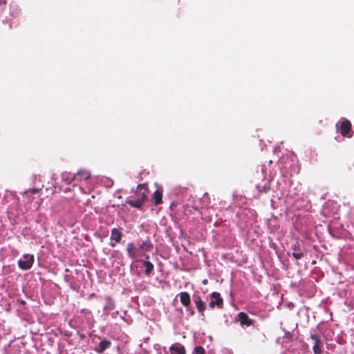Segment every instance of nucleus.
<instances>
[{
    "label": "nucleus",
    "mask_w": 354,
    "mask_h": 354,
    "mask_svg": "<svg viewBox=\"0 0 354 354\" xmlns=\"http://www.w3.org/2000/svg\"><path fill=\"white\" fill-rule=\"evenodd\" d=\"M310 337L313 341H315V344H319V342H321V338L319 335L315 333H313L311 331Z\"/></svg>",
    "instance_id": "obj_20"
},
{
    "label": "nucleus",
    "mask_w": 354,
    "mask_h": 354,
    "mask_svg": "<svg viewBox=\"0 0 354 354\" xmlns=\"http://www.w3.org/2000/svg\"><path fill=\"white\" fill-rule=\"evenodd\" d=\"M236 322H239L243 328L249 327L253 324L254 321L244 312H240L234 317Z\"/></svg>",
    "instance_id": "obj_3"
},
{
    "label": "nucleus",
    "mask_w": 354,
    "mask_h": 354,
    "mask_svg": "<svg viewBox=\"0 0 354 354\" xmlns=\"http://www.w3.org/2000/svg\"><path fill=\"white\" fill-rule=\"evenodd\" d=\"M111 344V343L109 340L103 339L99 343L98 346L96 348L95 351L99 353H102L106 349L109 348Z\"/></svg>",
    "instance_id": "obj_11"
},
{
    "label": "nucleus",
    "mask_w": 354,
    "mask_h": 354,
    "mask_svg": "<svg viewBox=\"0 0 354 354\" xmlns=\"http://www.w3.org/2000/svg\"><path fill=\"white\" fill-rule=\"evenodd\" d=\"M136 192L140 195V198L145 201L148 194V188L146 184H139L136 187Z\"/></svg>",
    "instance_id": "obj_9"
},
{
    "label": "nucleus",
    "mask_w": 354,
    "mask_h": 354,
    "mask_svg": "<svg viewBox=\"0 0 354 354\" xmlns=\"http://www.w3.org/2000/svg\"><path fill=\"white\" fill-rule=\"evenodd\" d=\"M6 1L5 0H0V6L1 5H5L6 4Z\"/></svg>",
    "instance_id": "obj_27"
},
{
    "label": "nucleus",
    "mask_w": 354,
    "mask_h": 354,
    "mask_svg": "<svg viewBox=\"0 0 354 354\" xmlns=\"http://www.w3.org/2000/svg\"><path fill=\"white\" fill-rule=\"evenodd\" d=\"M20 10L19 8V6L16 4H11L10 5V15L13 17H17L19 15Z\"/></svg>",
    "instance_id": "obj_18"
},
{
    "label": "nucleus",
    "mask_w": 354,
    "mask_h": 354,
    "mask_svg": "<svg viewBox=\"0 0 354 354\" xmlns=\"http://www.w3.org/2000/svg\"><path fill=\"white\" fill-rule=\"evenodd\" d=\"M184 209L185 211H188L189 212H193L194 211L198 210V207L196 205H193L192 207L189 206V204L184 205Z\"/></svg>",
    "instance_id": "obj_21"
},
{
    "label": "nucleus",
    "mask_w": 354,
    "mask_h": 354,
    "mask_svg": "<svg viewBox=\"0 0 354 354\" xmlns=\"http://www.w3.org/2000/svg\"><path fill=\"white\" fill-rule=\"evenodd\" d=\"M178 295L180 297L181 304L185 307H188L191 302L190 296L189 293L187 292H181L180 293H179Z\"/></svg>",
    "instance_id": "obj_10"
},
{
    "label": "nucleus",
    "mask_w": 354,
    "mask_h": 354,
    "mask_svg": "<svg viewBox=\"0 0 354 354\" xmlns=\"http://www.w3.org/2000/svg\"><path fill=\"white\" fill-rule=\"evenodd\" d=\"M257 188L260 192L266 193L270 190V185L268 182H266L263 185H257Z\"/></svg>",
    "instance_id": "obj_19"
},
{
    "label": "nucleus",
    "mask_w": 354,
    "mask_h": 354,
    "mask_svg": "<svg viewBox=\"0 0 354 354\" xmlns=\"http://www.w3.org/2000/svg\"><path fill=\"white\" fill-rule=\"evenodd\" d=\"M313 351L315 354H321V353L322 352V349L319 346V344H315L313 345Z\"/></svg>",
    "instance_id": "obj_23"
},
{
    "label": "nucleus",
    "mask_w": 354,
    "mask_h": 354,
    "mask_svg": "<svg viewBox=\"0 0 354 354\" xmlns=\"http://www.w3.org/2000/svg\"><path fill=\"white\" fill-rule=\"evenodd\" d=\"M194 301L195 303L196 307L200 314L201 315H204V311L206 308L205 303L201 299V297L198 295L194 296Z\"/></svg>",
    "instance_id": "obj_8"
},
{
    "label": "nucleus",
    "mask_w": 354,
    "mask_h": 354,
    "mask_svg": "<svg viewBox=\"0 0 354 354\" xmlns=\"http://www.w3.org/2000/svg\"><path fill=\"white\" fill-rule=\"evenodd\" d=\"M143 199H141L140 198L134 199V200H128L127 201V203L131 207H136V208H140L143 203Z\"/></svg>",
    "instance_id": "obj_17"
},
{
    "label": "nucleus",
    "mask_w": 354,
    "mask_h": 354,
    "mask_svg": "<svg viewBox=\"0 0 354 354\" xmlns=\"http://www.w3.org/2000/svg\"><path fill=\"white\" fill-rule=\"evenodd\" d=\"M292 256L295 259H300L304 257V252L301 250L298 252H293Z\"/></svg>",
    "instance_id": "obj_24"
},
{
    "label": "nucleus",
    "mask_w": 354,
    "mask_h": 354,
    "mask_svg": "<svg viewBox=\"0 0 354 354\" xmlns=\"http://www.w3.org/2000/svg\"><path fill=\"white\" fill-rule=\"evenodd\" d=\"M122 239V232L117 228H113L111 232L110 243L111 247H114L116 243L120 242Z\"/></svg>",
    "instance_id": "obj_6"
},
{
    "label": "nucleus",
    "mask_w": 354,
    "mask_h": 354,
    "mask_svg": "<svg viewBox=\"0 0 354 354\" xmlns=\"http://www.w3.org/2000/svg\"><path fill=\"white\" fill-rule=\"evenodd\" d=\"M192 354H205V349L201 346H196L194 348Z\"/></svg>",
    "instance_id": "obj_22"
},
{
    "label": "nucleus",
    "mask_w": 354,
    "mask_h": 354,
    "mask_svg": "<svg viewBox=\"0 0 354 354\" xmlns=\"http://www.w3.org/2000/svg\"><path fill=\"white\" fill-rule=\"evenodd\" d=\"M189 314H190L191 315H193L194 314V310H191L189 311Z\"/></svg>",
    "instance_id": "obj_29"
},
{
    "label": "nucleus",
    "mask_w": 354,
    "mask_h": 354,
    "mask_svg": "<svg viewBox=\"0 0 354 354\" xmlns=\"http://www.w3.org/2000/svg\"><path fill=\"white\" fill-rule=\"evenodd\" d=\"M35 262L33 254H24L17 261L19 268L23 270H30Z\"/></svg>",
    "instance_id": "obj_2"
},
{
    "label": "nucleus",
    "mask_w": 354,
    "mask_h": 354,
    "mask_svg": "<svg viewBox=\"0 0 354 354\" xmlns=\"http://www.w3.org/2000/svg\"><path fill=\"white\" fill-rule=\"evenodd\" d=\"M351 129V124L348 120H344L341 122L339 131L343 137H351L349 132Z\"/></svg>",
    "instance_id": "obj_7"
},
{
    "label": "nucleus",
    "mask_w": 354,
    "mask_h": 354,
    "mask_svg": "<svg viewBox=\"0 0 354 354\" xmlns=\"http://www.w3.org/2000/svg\"><path fill=\"white\" fill-rule=\"evenodd\" d=\"M202 283H203V284H207V279H203V281H202Z\"/></svg>",
    "instance_id": "obj_28"
},
{
    "label": "nucleus",
    "mask_w": 354,
    "mask_h": 354,
    "mask_svg": "<svg viewBox=\"0 0 354 354\" xmlns=\"http://www.w3.org/2000/svg\"><path fill=\"white\" fill-rule=\"evenodd\" d=\"M291 249L293 250V252L301 251L300 245H299V242L297 241L295 243L292 244L291 245Z\"/></svg>",
    "instance_id": "obj_25"
},
{
    "label": "nucleus",
    "mask_w": 354,
    "mask_h": 354,
    "mask_svg": "<svg viewBox=\"0 0 354 354\" xmlns=\"http://www.w3.org/2000/svg\"><path fill=\"white\" fill-rule=\"evenodd\" d=\"M105 304L103 307V314L108 315L111 311L115 308V304L110 296L104 297Z\"/></svg>",
    "instance_id": "obj_5"
},
{
    "label": "nucleus",
    "mask_w": 354,
    "mask_h": 354,
    "mask_svg": "<svg viewBox=\"0 0 354 354\" xmlns=\"http://www.w3.org/2000/svg\"><path fill=\"white\" fill-rule=\"evenodd\" d=\"M62 180L66 184H70L72 181L75 180V176L73 174L63 172L61 175Z\"/></svg>",
    "instance_id": "obj_14"
},
{
    "label": "nucleus",
    "mask_w": 354,
    "mask_h": 354,
    "mask_svg": "<svg viewBox=\"0 0 354 354\" xmlns=\"http://www.w3.org/2000/svg\"><path fill=\"white\" fill-rule=\"evenodd\" d=\"M32 193H34V194H35V193H37V189H32Z\"/></svg>",
    "instance_id": "obj_30"
},
{
    "label": "nucleus",
    "mask_w": 354,
    "mask_h": 354,
    "mask_svg": "<svg viewBox=\"0 0 354 354\" xmlns=\"http://www.w3.org/2000/svg\"><path fill=\"white\" fill-rule=\"evenodd\" d=\"M152 197L155 205H158L162 203V192L159 189L153 192Z\"/></svg>",
    "instance_id": "obj_13"
},
{
    "label": "nucleus",
    "mask_w": 354,
    "mask_h": 354,
    "mask_svg": "<svg viewBox=\"0 0 354 354\" xmlns=\"http://www.w3.org/2000/svg\"><path fill=\"white\" fill-rule=\"evenodd\" d=\"M171 354H185V348L182 345L174 344L170 347Z\"/></svg>",
    "instance_id": "obj_15"
},
{
    "label": "nucleus",
    "mask_w": 354,
    "mask_h": 354,
    "mask_svg": "<svg viewBox=\"0 0 354 354\" xmlns=\"http://www.w3.org/2000/svg\"><path fill=\"white\" fill-rule=\"evenodd\" d=\"M111 315L113 318H115L118 315V311L113 312Z\"/></svg>",
    "instance_id": "obj_26"
},
{
    "label": "nucleus",
    "mask_w": 354,
    "mask_h": 354,
    "mask_svg": "<svg viewBox=\"0 0 354 354\" xmlns=\"http://www.w3.org/2000/svg\"><path fill=\"white\" fill-rule=\"evenodd\" d=\"M143 266L145 267V274L147 276H150L152 273V271L153 270L154 266L152 263L149 261V259H146L145 261H142Z\"/></svg>",
    "instance_id": "obj_12"
},
{
    "label": "nucleus",
    "mask_w": 354,
    "mask_h": 354,
    "mask_svg": "<svg viewBox=\"0 0 354 354\" xmlns=\"http://www.w3.org/2000/svg\"><path fill=\"white\" fill-rule=\"evenodd\" d=\"M75 176V180H87L90 177V173L86 170H80Z\"/></svg>",
    "instance_id": "obj_16"
},
{
    "label": "nucleus",
    "mask_w": 354,
    "mask_h": 354,
    "mask_svg": "<svg viewBox=\"0 0 354 354\" xmlns=\"http://www.w3.org/2000/svg\"><path fill=\"white\" fill-rule=\"evenodd\" d=\"M208 305L211 308H213L215 306L218 308H221L223 305V299L218 292H213L210 295V301Z\"/></svg>",
    "instance_id": "obj_4"
},
{
    "label": "nucleus",
    "mask_w": 354,
    "mask_h": 354,
    "mask_svg": "<svg viewBox=\"0 0 354 354\" xmlns=\"http://www.w3.org/2000/svg\"><path fill=\"white\" fill-rule=\"evenodd\" d=\"M153 248L151 241L147 239L142 243H128L127 245V256L134 261H142V258L149 259L147 254Z\"/></svg>",
    "instance_id": "obj_1"
}]
</instances>
